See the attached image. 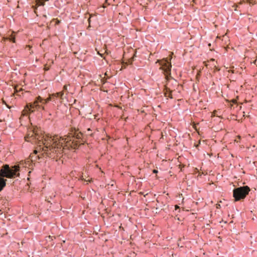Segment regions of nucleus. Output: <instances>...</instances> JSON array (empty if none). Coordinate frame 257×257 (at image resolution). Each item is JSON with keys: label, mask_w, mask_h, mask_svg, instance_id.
I'll return each mask as SVG.
<instances>
[{"label": "nucleus", "mask_w": 257, "mask_h": 257, "mask_svg": "<svg viewBox=\"0 0 257 257\" xmlns=\"http://www.w3.org/2000/svg\"><path fill=\"white\" fill-rule=\"evenodd\" d=\"M25 140L38 145L37 149L34 151L36 155L41 152L42 155L45 154L50 158L61 155L63 152V143L65 142L62 138L42 134L40 130L35 127L30 129Z\"/></svg>", "instance_id": "f257e3e1"}, {"label": "nucleus", "mask_w": 257, "mask_h": 257, "mask_svg": "<svg viewBox=\"0 0 257 257\" xmlns=\"http://www.w3.org/2000/svg\"><path fill=\"white\" fill-rule=\"evenodd\" d=\"M20 167L19 165L10 167L8 164L3 165L0 170V192L6 187L7 178H15L20 176Z\"/></svg>", "instance_id": "f03ea898"}, {"label": "nucleus", "mask_w": 257, "mask_h": 257, "mask_svg": "<svg viewBox=\"0 0 257 257\" xmlns=\"http://www.w3.org/2000/svg\"><path fill=\"white\" fill-rule=\"evenodd\" d=\"M250 191V188L247 186L239 187L234 189L233 196L235 201L244 199Z\"/></svg>", "instance_id": "7ed1b4c3"}, {"label": "nucleus", "mask_w": 257, "mask_h": 257, "mask_svg": "<svg viewBox=\"0 0 257 257\" xmlns=\"http://www.w3.org/2000/svg\"><path fill=\"white\" fill-rule=\"evenodd\" d=\"M49 100H44L40 96H38L36 98L35 103H30L27 104L26 107V109L27 110L28 113L33 112L35 108H42L44 109V107L41 106L40 104H39V103H47L49 101Z\"/></svg>", "instance_id": "20e7f679"}, {"label": "nucleus", "mask_w": 257, "mask_h": 257, "mask_svg": "<svg viewBox=\"0 0 257 257\" xmlns=\"http://www.w3.org/2000/svg\"><path fill=\"white\" fill-rule=\"evenodd\" d=\"M171 68L172 65H160V69L162 71L166 78L167 79H170L172 78L171 73Z\"/></svg>", "instance_id": "39448f33"}, {"label": "nucleus", "mask_w": 257, "mask_h": 257, "mask_svg": "<svg viewBox=\"0 0 257 257\" xmlns=\"http://www.w3.org/2000/svg\"><path fill=\"white\" fill-rule=\"evenodd\" d=\"M73 137L76 139H77L78 141L73 140L72 142V144L75 148H78L81 145V143L79 141L81 137V134L75 132L73 134Z\"/></svg>", "instance_id": "423d86ee"}, {"label": "nucleus", "mask_w": 257, "mask_h": 257, "mask_svg": "<svg viewBox=\"0 0 257 257\" xmlns=\"http://www.w3.org/2000/svg\"><path fill=\"white\" fill-rule=\"evenodd\" d=\"M16 35V33L14 31H13L11 34H9L6 37L4 38L3 40L5 41L8 40L10 42L15 43Z\"/></svg>", "instance_id": "0eeeda50"}, {"label": "nucleus", "mask_w": 257, "mask_h": 257, "mask_svg": "<svg viewBox=\"0 0 257 257\" xmlns=\"http://www.w3.org/2000/svg\"><path fill=\"white\" fill-rule=\"evenodd\" d=\"M171 93H172V91L171 90V89L168 87H166L165 89V92H164L165 95L166 96H169V97L172 98Z\"/></svg>", "instance_id": "6e6552de"}, {"label": "nucleus", "mask_w": 257, "mask_h": 257, "mask_svg": "<svg viewBox=\"0 0 257 257\" xmlns=\"http://www.w3.org/2000/svg\"><path fill=\"white\" fill-rule=\"evenodd\" d=\"M171 58L170 57L164 58V62L163 63H161V64H171Z\"/></svg>", "instance_id": "1a4fd4ad"}, {"label": "nucleus", "mask_w": 257, "mask_h": 257, "mask_svg": "<svg viewBox=\"0 0 257 257\" xmlns=\"http://www.w3.org/2000/svg\"><path fill=\"white\" fill-rule=\"evenodd\" d=\"M64 93L63 92H59L56 94V96L57 97L62 98L63 96Z\"/></svg>", "instance_id": "9d476101"}, {"label": "nucleus", "mask_w": 257, "mask_h": 257, "mask_svg": "<svg viewBox=\"0 0 257 257\" xmlns=\"http://www.w3.org/2000/svg\"><path fill=\"white\" fill-rule=\"evenodd\" d=\"M219 65H214V67L215 68V71H219L220 70V68H219Z\"/></svg>", "instance_id": "9b49d317"}, {"label": "nucleus", "mask_w": 257, "mask_h": 257, "mask_svg": "<svg viewBox=\"0 0 257 257\" xmlns=\"http://www.w3.org/2000/svg\"><path fill=\"white\" fill-rule=\"evenodd\" d=\"M126 65H121V68H119V71H121L122 69L125 68Z\"/></svg>", "instance_id": "f8f14e48"}, {"label": "nucleus", "mask_w": 257, "mask_h": 257, "mask_svg": "<svg viewBox=\"0 0 257 257\" xmlns=\"http://www.w3.org/2000/svg\"><path fill=\"white\" fill-rule=\"evenodd\" d=\"M44 66H45V67H44V70H45V71H47V70H48L49 69V67H46V66H47V65H44Z\"/></svg>", "instance_id": "ddd939ff"}, {"label": "nucleus", "mask_w": 257, "mask_h": 257, "mask_svg": "<svg viewBox=\"0 0 257 257\" xmlns=\"http://www.w3.org/2000/svg\"><path fill=\"white\" fill-rule=\"evenodd\" d=\"M153 172L154 174H157L158 173V171L157 170H153Z\"/></svg>", "instance_id": "4468645a"}, {"label": "nucleus", "mask_w": 257, "mask_h": 257, "mask_svg": "<svg viewBox=\"0 0 257 257\" xmlns=\"http://www.w3.org/2000/svg\"><path fill=\"white\" fill-rule=\"evenodd\" d=\"M36 157H37V158H38V160H40V159L42 158V157H41V156H40V155H37V156H36Z\"/></svg>", "instance_id": "2eb2a0df"}, {"label": "nucleus", "mask_w": 257, "mask_h": 257, "mask_svg": "<svg viewBox=\"0 0 257 257\" xmlns=\"http://www.w3.org/2000/svg\"><path fill=\"white\" fill-rule=\"evenodd\" d=\"M27 48H28V50H29V51H30V50H31V46H30V45H27Z\"/></svg>", "instance_id": "dca6fc26"}]
</instances>
